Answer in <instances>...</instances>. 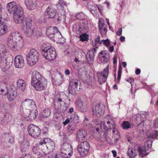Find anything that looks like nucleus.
Listing matches in <instances>:
<instances>
[{
	"mask_svg": "<svg viewBox=\"0 0 158 158\" xmlns=\"http://www.w3.org/2000/svg\"><path fill=\"white\" fill-rule=\"evenodd\" d=\"M22 106L23 108L29 110H31L32 109H36V104L35 102L30 99H26L24 100L22 102Z\"/></svg>",
	"mask_w": 158,
	"mask_h": 158,
	"instance_id": "obj_12",
	"label": "nucleus"
},
{
	"mask_svg": "<svg viewBox=\"0 0 158 158\" xmlns=\"http://www.w3.org/2000/svg\"><path fill=\"white\" fill-rule=\"evenodd\" d=\"M57 9H59V7L60 8H67L66 3L64 1L60 0L59 1V3L56 5Z\"/></svg>",
	"mask_w": 158,
	"mask_h": 158,
	"instance_id": "obj_44",
	"label": "nucleus"
},
{
	"mask_svg": "<svg viewBox=\"0 0 158 158\" xmlns=\"http://www.w3.org/2000/svg\"><path fill=\"white\" fill-rule=\"evenodd\" d=\"M11 119V116L9 114H4V116L1 120L2 123V124H6L10 121Z\"/></svg>",
	"mask_w": 158,
	"mask_h": 158,
	"instance_id": "obj_36",
	"label": "nucleus"
},
{
	"mask_svg": "<svg viewBox=\"0 0 158 158\" xmlns=\"http://www.w3.org/2000/svg\"><path fill=\"white\" fill-rule=\"evenodd\" d=\"M36 0H25L27 8L29 10L34 9L36 6Z\"/></svg>",
	"mask_w": 158,
	"mask_h": 158,
	"instance_id": "obj_23",
	"label": "nucleus"
},
{
	"mask_svg": "<svg viewBox=\"0 0 158 158\" xmlns=\"http://www.w3.org/2000/svg\"><path fill=\"white\" fill-rule=\"evenodd\" d=\"M127 154L130 158H134L137 155L135 150L132 148H128Z\"/></svg>",
	"mask_w": 158,
	"mask_h": 158,
	"instance_id": "obj_42",
	"label": "nucleus"
},
{
	"mask_svg": "<svg viewBox=\"0 0 158 158\" xmlns=\"http://www.w3.org/2000/svg\"><path fill=\"white\" fill-rule=\"evenodd\" d=\"M148 150V148H145V147L139 146V148L138 151L140 156L143 157L144 156L148 155V153L147 151Z\"/></svg>",
	"mask_w": 158,
	"mask_h": 158,
	"instance_id": "obj_34",
	"label": "nucleus"
},
{
	"mask_svg": "<svg viewBox=\"0 0 158 158\" xmlns=\"http://www.w3.org/2000/svg\"><path fill=\"white\" fill-rule=\"evenodd\" d=\"M79 145V149L81 153H83L84 152H83L82 151V150L81 149H82V148H85V152H89L90 148V145L88 142L87 141H84L81 143Z\"/></svg>",
	"mask_w": 158,
	"mask_h": 158,
	"instance_id": "obj_28",
	"label": "nucleus"
},
{
	"mask_svg": "<svg viewBox=\"0 0 158 158\" xmlns=\"http://www.w3.org/2000/svg\"><path fill=\"white\" fill-rule=\"evenodd\" d=\"M23 31L28 37L31 36L34 34V27L32 24L31 19L25 18L23 22Z\"/></svg>",
	"mask_w": 158,
	"mask_h": 158,
	"instance_id": "obj_5",
	"label": "nucleus"
},
{
	"mask_svg": "<svg viewBox=\"0 0 158 158\" xmlns=\"http://www.w3.org/2000/svg\"><path fill=\"white\" fill-rule=\"evenodd\" d=\"M122 73V70L121 69H119L118 71V76L117 79L118 81H119L121 77Z\"/></svg>",
	"mask_w": 158,
	"mask_h": 158,
	"instance_id": "obj_62",
	"label": "nucleus"
},
{
	"mask_svg": "<svg viewBox=\"0 0 158 158\" xmlns=\"http://www.w3.org/2000/svg\"><path fill=\"white\" fill-rule=\"evenodd\" d=\"M70 121V119L69 118L67 119L63 123L64 125L67 124Z\"/></svg>",
	"mask_w": 158,
	"mask_h": 158,
	"instance_id": "obj_64",
	"label": "nucleus"
},
{
	"mask_svg": "<svg viewBox=\"0 0 158 158\" xmlns=\"http://www.w3.org/2000/svg\"><path fill=\"white\" fill-rule=\"evenodd\" d=\"M40 146H43V149L47 148L50 152L52 151L55 147L53 141L48 138L41 139L40 142Z\"/></svg>",
	"mask_w": 158,
	"mask_h": 158,
	"instance_id": "obj_7",
	"label": "nucleus"
},
{
	"mask_svg": "<svg viewBox=\"0 0 158 158\" xmlns=\"http://www.w3.org/2000/svg\"><path fill=\"white\" fill-rule=\"evenodd\" d=\"M58 31L57 28L54 27H49L46 29V34L47 36L50 39L53 38V35L56 32Z\"/></svg>",
	"mask_w": 158,
	"mask_h": 158,
	"instance_id": "obj_21",
	"label": "nucleus"
},
{
	"mask_svg": "<svg viewBox=\"0 0 158 158\" xmlns=\"http://www.w3.org/2000/svg\"><path fill=\"white\" fill-rule=\"evenodd\" d=\"M88 6L89 10L93 14H94L96 13L97 7L93 5L90 7V6H89V5L88 4Z\"/></svg>",
	"mask_w": 158,
	"mask_h": 158,
	"instance_id": "obj_50",
	"label": "nucleus"
},
{
	"mask_svg": "<svg viewBox=\"0 0 158 158\" xmlns=\"http://www.w3.org/2000/svg\"><path fill=\"white\" fill-rule=\"evenodd\" d=\"M65 97L68 98V97L64 93L60 92L58 93L56 95L55 99L58 102H64V98Z\"/></svg>",
	"mask_w": 158,
	"mask_h": 158,
	"instance_id": "obj_31",
	"label": "nucleus"
},
{
	"mask_svg": "<svg viewBox=\"0 0 158 158\" xmlns=\"http://www.w3.org/2000/svg\"><path fill=\"white\" fill-rule=\"evenodd\" d=\"M30 146L29 141L26 139H24L21 143L20 149L21 151L22 152H25L28 151Z\"/></svg>",
	"mask_w": 158,
	"mask_h": 158,
	"instance_id": "obj_24",
	"label": "nucleus"
},
{
	"mask_svg": "<svg viewBox=\"0 0 158 158\" xmlns=\"http://www.w3.org/2000/svg\"><path fill=\"white\" fill-rule=\"evenodd\" d=\"M24 59L22 56L18 55L15 57L14 59V64L16 68H22L24 66Z\"/></svg>",
	"mask_w": 158,
	"mask_h": 158,
	"instance_id": "obj_15",
	"label": "nucleus"
},
{
	"mask_svg": "<svg viewBox=\"0 0 158 158\" xmlns=\"http://www.w3.org/2000/svg\"><path fill=\"white\" fill-rule=\"evenodd\" d=\"M82 149H81L82 150V151L83 152H84L83 153H81V152L80 151L79 149V145H78L77 147V150L78 152L81 155V156L84 157L86 156L88 153V152H85V148H82Z\"/></svg>",
	"mask_w": 158,
	"mask_h": 158,
	"instance_id": "obj_55",
	"label": "nucleus"
},
{
	"mask_svg": "<svg viewBox=\"0 0 158 158\" xmlns=\"http://www.w3.org/2000/svg\"><path fill=\"white\" fill-rule=\"evenodd\" d=\"M70 118L71 120L75 123H77L79 122V117L75 113L74 114L72 115Z\"/></svg>",
	"mask_w": 158,
	"mask_h": 158,
	"instance_id": "obj_46",
	"label": "nucleus"
},
{
	"mask_svg": "<svg viewBox=\"0 0 158 158\" xmlns=\"http://www.w3.org/2000/svg\"><path fill=\"white\" fill-rule=\"evenodd\" d=\"M27 63L31 66L34 65L38 61L39 54L35 49H31L26 56Z\"/></svg>",
	"mask_w": 158,
	"mask_h": 158,
	"instance_id": "obj_6",
	"label": "nucleus"
},
{
	"mask_svg": "<svg viewBox=\"0 0 158 158\" xmlns=\"http://www.w3.org/2000/svg\"><path fill=\"white\" fill-rule=\"evenodd\" d=\"M87 136L86 132L83 130H79L77 133V139L80 141L85 139Z\"/></svg>",
	"mask_w": 158,
	"mask_h": 158,
	"instance_id": "obj_26",
	"label": "nucleus"
},
{
	"mask_svg": "<svg viewBox=\"0 0 158 158\" xmlns=\"http://www.w3.org/2000/svg\"><path fill=\"white\" fill-rule=\"evenodd\" d=\"M7 8L9 12L13 15V19L15 22L20 23L24 18L23 10L20 5L15 2H11L7 5Z\"/></svg>",
	"mask_w": 158,
	"mask_h": 158,
	"instance_id": "obj_2",
	"label": "nucleus"
},
{
	"mask_svg": "<svg viewBox=\"0 0 158 158\" xmlns=\"http://www.w3.org/2000/svg\"><path fill=\"white\" fill-rule=\"evenodd\" d=\"M43 79H45L41 75L37 72H35L33 73L31 79V84L37 83L38 81L42 80Z\"/></svg>",
	"mask_w": 158,
	"mask_h": 158,
	"instance_id": "obj_19",
	"label": "nucleus"
},
{
	"mask_svg": "<svg viewBox=\"0 0 158 158\" xmlns=\"http://www.w3.org/2000/svg\"><path fill=\"white\" fill-rule=\"evenodd\" d=\"M122 29L121 28H120L118 29V31L116 33V34L118 35H120L122 34Z\"/></svg>",
	"mask_w": 158,
	"mask_h": 158,
	"instance_id": "obj_63",
	"label": "nucleus"
},
{
	"mask_svg": "<svg viewBox=\"0 0 158 158\" xmlns=\"http://www.w3.org/2000/svg\"><path fill=\"white\" fill-rule=\"evenodd\" d=\"M123 128L124 129H127L131 127V125L128 122L124 121L122 123Z\"/></svg>",
	"mask_w": 158,
	"mask_h": 158,
	"instance_id": "obj_53",
	"label": "nucleus"
},
{
	"mask_svg": "<svg viewBox=\"0 0 158 158\" xmlns=\"http://www.w3.org/2000/svg\"><path fill=\"white\" fill-rule=\"evenodd\" d=\"M24 40L21 34L17 31L11 33L10 36L7 40L8 47L14 51H18L23 46Z\"/></svg>",
	"mask_w": 158,
	"mask_h": 158,
	"instance_id": "obj_1",
	"label": "nucleus"
},
{
	"mask_svg": "<svg viewBox=\"0 0 158 158\" xmlns=\"http://www.w3.org/2000/svg\"><path fill=\"white\" fill-rule=\"evenodd\" d=\"M19 158H32V156L30 154H24Z\"/></svg>",
	"mask_w": 158,
	"mask_h": 158,
	"instance_id": "obj_58",
	"label": "nucleus"
},
{
	"mask_svg": "<svg viewBox=\"0 0 158 158\" xmlns=\"http://www.w3.org/2000/svg\"><path fill=\"white\" fill-rule=\"evenodd\" d=\"M109 72V66H107L103 71L98 73L97 77L98 82L100 84H101L105 82L108 75Z\"/></svg>",
	"mask_w": 158,
	"mask_h": 158,
	"instance_id": "obj_10",
	"label": "nucleus"
},
{
	"mask_svg": "<svg viewBox=\"0 0 158 158\" xmlns=\"http://www.w3.org/2000/svg\"><path fill=\"white\" fill-rule=\"evenodd\" d=\"M18 88L21 91H24L26 86V81L22 79H19L17 80V82Z\"/></svg>",
	"mask_w": 158,
	"mask_h": 158,
	"instance_id": "obj_25",
	"label": "nucleus"
},
{
	"mask_svg": "<svg viewBox=\"0 0 158 158\" xmlns=\"http://www.w3.org/2000/svg\"><path fill=\"white\" fill-rule=\"evenodd\" d=\"M104 107L98 104L93 108V112L94 114L98 116L101 115L104 112Z\"/></svg>",
	"mask_w": 158,
	"mask_h": 158,
	"instance_id": "obj_18",
	"label": "nucleus"
},
{
	"mask_svg": "<svg viewBox=\"0 0 158 158\" xmlns=\"http://www.w3.org/2000/svg\"><path fill=\"white\" fill-rule=\"evenodd\" d=\"M126 80L131 84L132 87L134 83V79L133 78H130L128 79H126Z\"/></svg>",
	"mask_w": 158,
	"mask_h": 158,
	"instance_id": "obj_61",
	"label": "nucleus"
},
{
	"mask_svg": "<svg viewBox=\"0 0 158 158\" xmlns=\"http://www.w3.org/2000/svg\"><path fill=\"white\" fill-rule=\"evenodd\" d=\"M42 54L45 59L49 60H54L56 56V52L54 47L48 49Z\"/></svg>",
	"mask_w": 158,
	"mask_h": 158,
	"instance_id": "obj_9",
	"label": "nucleus"
},
{
	"mask_svg": "<svg viewBox=\"0 0 158 158\" xmlns=\"http://www.w3.org/2000/svg\"><path fill=\"white\" fill-rule=\"evenodd\" d=\"M98 57L99 60L102 63H106L109 60V55L106 51H101L98 54Z\"/></svg>",
	"mask_w": 158,
	"mask_h": 158,
	"instance_id": "obj_14",
	"label": "nucleus"
},
{
	"mask_svg": "<svg viewBox=\"0 0 158 158\" xmlns=\"http://www.w3.org/2000/svg\"><path fill=\"white\" fill-rule=\"evenodd\" d=\"M68 90L69 93L73 95H75L76 94V92L79 91L78 90L73 89V88H72L71 87L69 86L68 88Z\"/></svg>",
	"mask_w": 158,
	"mask_h": 158,
	"instance_id": "obj_54",
	"label": "nucleus"
},
{
	"mask_svg": "<svg viewBox=\"0 0 158 158\" xmlns=\"http://www.w3.org/2000/svg\"><path fill=\"white\" fill-rule=\"evenodd\" d=\"M75 127L72 125L69 124L68 127V132L69 135L72 134L75 130Z\"/></svg>",
	"mask_w": 158,
	"mask_h": 158,
	"instance_id": "obj_51",
	"label": "nucleus"
},
{
	"mask_svg": "<svg viewBox=\"0 0 158 158\" xmlns=\"http://www.w3.org/2000/svg\"><path fill=\"white\" fill-rule=\"evenodd\" d=\"M8 141L10 143H14V140L13 137L11 136H8Z\"/></svg>",
	"mask_w": 158,
	"mask_h": 158,
	"instance_id": "obj_60",
	"label": "nucleus"
},
{
	"mask_svg": "<svg viewBox=\"0 0 158 158\" xmlns=\"http://www.w3.org/2000/svg\"><path fill=\"white\" fill-rule=\"evenodd\" d=\"M8 31V27L5 23L0 24V36L6 34Z\"/></svg>",
	"mask_w": 158,
	"mask_h": 158,
	"instance_id": "obj_33",
	"label": "nucleus"
},
{
	"mask_svg": "<svg viewBox=\"0 0 158 158\" xmlns=\"http://www.w3.org/2000/svg\"><path fill=\"white\" fill-rule=\"evenodd\" d=\"M30 112L29 114V116H27L29 118H30V120H32L33 119H35L38 114L37 111L35 109H32L30 110Z\"/></svg>",
	"mask_w": 158,
	"mask_h": 158,
	"instance_id": "obj_37",
	"label": "nucleus"
},
{
	"mask_svg": "<svg viewBox=\"0 0 158 158\" xmlns=\"http://www.w3.org/2000/svg\"><path fill=\"white\" fill-rule=\"evenodd\" d=\"M79 81L75 79H73L71 80L69 83V86L71 87L73 89L78 90L79 91L81 89L80 86L79 84Z\"/></svg>",
	"mask_w": 158,
	"mask_h": 158,
	"instance_id": "obj_27",
	"label": "nucleus"
},
{
	"mask_svg": "<svg viewBox=\"0 0 158 158\" xmlns=\"http://www.w3.org/2000/svg\"><path fill=\"white\" fill-rule=\"evenodd\" d=\"M50 44L49 43H45L43 44L41 48V49L42 51V54L48 50V49L52 48Z\"/></svg>",
	"mask_w": 158,
	"mask_h": 158,
	"instance_id": "obj_41",
	"label": "nucleus"
},
{
	"mask_svg": "<svg viewBox=\"0 0 158 158\" xmlns=\"http://www.w3.org/2000/svg\"><path fill=\"white\" fill-rule=\"evenodd\" d=\"M80 40L83 42L87 41L88 39V35L86 33L82 34L80 36Z\"/></svg>",
	"mask_w": 158,
	"mask_h": 158,
	"instance_id": "obj_48",
	"label": "nucleus"
},
{
	"mask_svg": "<svg viewBox=\"0 0 158 158\" xmlns=\"http://www.w3.org/2000/svg\"><path fill=\"white\" fill-rule=\"evenodd\" d=\"M152 140L149 139L148 140L145 142L144 147H145V148H148V149L152 147Z\"/></svg>",
	"mask_w": 158,
	"mask_h": 158,
	"instance_id": "obj_52",
	"label": "nucleus"
},
{
	"mask_svg": "<svg viewBox=\"0 0 158 158\" xmlns=\"http://www.w3.org/2000/svg\"><path fill=\"white\" fill-rule=\"evenodd\" d=\"M61 149L64 150H65L68 152L69 151L73 152V149L71 144L67 143H63Z\"/></svg>",
	"mask_w": 158,
	"mask_h": 158,
	"instance_id": "obj_39",
	"label": "nucleus"
},
{
	"mask_svg": "<svg viewBox=\"0 0 158 158\" xmlns=\"http://www.w3.org/2000/svg\"><path fill=\"white\" fill-rule=\"evenodd\" d=\"M47 80L45 78L38 81L37 83L33 84L32 85L35 88L36 90L41 91L45 90L47 87Z\"/></svg>",
	"mask_w": 158,
	"mask_h": 158,
	"instance_id": "obj_11",
	"label": "nucleus"
},
{
	"mask_svg": "<svg viewBox=\"0 0 158 158\" xmlns=\"http://www.w3.org/2000/svg\"><path fill=\"white\" fill-rule=\"evenodd\" d=\"M104 19L102 18H100L98 22V27L99 31L102 34V36H104L107 32V29L104 27Z\"/></svg>",
	"mask_w": 158,
	"mask_h": 158,
	"instance_id": "obj_20",
	"label": "nucleus"
},
{
	"mask_svg": "<svg viewBox=\"0 0 158 158\" xmlns=\"http://www.w3.org/2000/svg\"><path fill=\"white\" fill-rule=\"evenodd\" d=\"M27 131L29 135L34 138L39 137L40 134L39 127L33 124L30 125L28 127Z\"/></svg>",
	"mask_w": 158,
	"mask_h": 158,
	"instance_id": "obj_8",
	"label": "nucleus"
},
{
	"mask_svg": "<svg viewBox=\"0 0 158 158\" xmlns=\"http://www.w3.org/2000/svg\"><path fill=\"white\" fill-rule=\"evenodd\" d=\"M153 127L155 128H158V118L155 119L153 122Z\"/></svg>",
	"mask_w": 158,
	"mask_h": 158,
	"instance_id": "obj_59",
	"label": "nucleus"
},
{
	"mask_svg": "<svg viewBox=\"0 0 158 158\" xmlns=\"http://www.w3.org/2000/svg\"><path fill=\"white\" fill-rule=\"evenodd\" d=\"M72 152L61 149L60 155L62 157L64 158H69L72 155Z\"/></svg>",
	"mask_w": 158,
	"mask_h": 158,
	"instance_id": "obj_38",
	"label": "nucleus"
},
{
	"mask_svg": "<svg viewBox=\"0 0 158 158\" xmlns=\"http://www.w3.org/2000/svg\"><path fill=\"white\" fill-rule=\"evenodd\" d=\"M10 52L3 45L0 46V66L3 72L6 71L12 65V61L10 58Z\"/></svg>",
	"mask_w": 158,
	"mask_h": 158,
	"instance_id": "obj_3",
	"label": "nucleus"
},
{
	"mask_svg": "<svg viewBox=\"0 0 158 158\" xmlns=\"http://www.w3.org/2000/svg\"><path fill=\"white\" fill-rule=\"evenodd\" d=\"M158 135V132L155 131L153 133L148 136V138L149 139H153L156 138Z\"/></svg>",
	"mask_w": 158,
	"mask_h": 158,
	"instance_id": "obj_56",
	"label": "nucleus"
},
{
	"mask_svg": "<svg viewBox=\"0 0 158 158\" xmlns=\"http://www.w3.org/2000/svg\"><path fill=\"white\" fill-rule=\"evenodd\" d=\"M67 8H63L60 9L59 7V9H57L58 12L59 14H60L61 15L64 16L66 14V10Z\"/></svg>",
	"mask_w": 158,
	"mask_h": 158,
	"instance_id": "obj_49",
	"label": "nucleus"
},
{
	"mask_svg": "<svg viewBox=\"0 0 158 158\" xmlns=\"http://www.w3.org/2000/svg\"><path fill=\"white\" fill-rule=\"evenodd\" d=\"M8 99L10 101H12L15 99L17 95V90L9 88L6 94Z\"/></svg>",
	"mask_w": 158,
	"mask_h": 158,
	"instance_id": "obj_17",
	"label": "nucleus"
},
{
	"mask_svg": "<svg viewBox=\"0 0 158 158\" xmlns=\"http://www.w3.org/2000/svg\"><path fill=\"white\" fill-rule=\"evenodd\" d=\"M51 114L50 109L48 108H45L42 113V116L43 118H46L49 116Z\"/></svg>",
	"mask_w": 158,
	"mask_h": 158,
	"instance_id": "obj_43",
	"label": "nucleus"
},
{
	"mask_svg": "<svg viewBox=\"0 0 158 158\" xmlns=\"http://www.w3.org/2000/svg\"><path fill=\"white\" fill-rule=\"evenodd\" d=\"M107 126L105 125V122L100 121L98 120H96L95 124L99 127L101 131H102L103 135L105 133L110 129H113L112 132L114 135H117L119 136V133L117 129L115 128V125L112 120L109 119L106 122Z\"/></svg>",
	"mask_w": 158,
	"mask_h": 158,
	"instance_id": "obj_4",
	"label": "nucleus"
},
{
	"mask_svg": "<svg viewBox=\"0 0 158 158\" xmlns=\"http://www.w3.org/2000/svg\"><path fill=\"white\" fill-rule=\"evenodd\" d=\"M9 88H7L5 85H0V95L4 96L6 95Z\"/></svg>",
	"mask_w": 158,
	"mask_h": 158,
	"instance_id": "obj_40",
	"label": "nucleus"
},
{
	"mask_svg": "<svg viewBox=\"0 0 158 158\" xmlns=\"http://www.w3.org/2000/svg\"><path fill=\"white\" fill-rule=\"evenodd\" d=\"M76 104L78 109L81 111H86L87 108V105L85 103H83L82 101L81 100H78L76 101Z\"/></svg>",
	"mask_w": 158,
	"mask_h": 158,
	"instance_id": "obj_22",
	"label": "nucleus"
},
{
	"mask_svg": "<svg viewBox=\"0 0 158 158\" xmlns=\"http://www.w3.org/2000/svg\"><path fill=\"white\" fill-rule=\"evenodd\" d=\"M76 17L78 19L83 20L86 18V16L83 12H80L76 14Z\"/></svg>",
	"mask_w": 158,
	"mask_h": 158,
	"instance_id": "obj_47",
	"label": "nucleus"
},
{
	"mask_svg": "<svg viewBox=\"0 0 158 158\" xmlns=\"http://www.w3.org/2000/svg\"><path fill=\"white\" fill-rule=\"evenodd\" d=\"M65 97L68 98V97L64 93L60 92L58 93L56 95L55 99L58 102H64V98Z\"/></svg>",
	"mask_w": 158,
	"mask_h": 158,
	"instance_id": "obj_32",
	"label": "nucleus"
},
{
	"mask_svg": "<svg viewBox=\"0 0 158 158\" xmlns=\"http://www.w3.org/2000/svg\"><path fill=\"white\" fill-rule=\"evenodd\" d=\"M94 54L92 51H89L88 52L87 55V60L89 64H92L94 62Z\"/></svg>",
	"mask_w": 158,
	"mask_h": 158,
	"instance_id": "obj_30",
	"label": "nucleus"
},
{
	"mask_svg": "<svg viewBox=\"0 0 158 158\" xmlns=\"http://www.w3.org/2000/svg\"><path fill=\"white\" fill-rule=\"evenodd\" d=\"M133 118L138 126H143V123L146 119V115L144 114H138L134 116Z\"/></svg>",
	"mask_w": 158,
	"mask_h": 158,
	"instance_id": "obj_13",
	"label": "nucleus"
},
{
	"mask_svg": "<svg viewBox=\"0 0 158 158\" xmlns=\"http://www.w3.org/2000/svg\"><path fill=\"white\" fill-rule=\"evenodd\" d=\"M100 37L98 36L95 39L94 42L93 43L92 45L93 46H97L102 44V40H100Z\"/></svg>",
	"mask_w": 158,
	"mask_h": 158,
	"instance_id": "obj_45",
	"label": "nucleus"
},
{
	"mask_svg": "<svg viewBox=\"0 0 158 158\" xmlns=\"http://www.w3.org/2000/svg\"><path fill=\"white\" fill-rule=\"evenodd\" d=\"M40 148L43 149V146H40L39 142L38 144H36L33 147L32 150L34 153L38 156L40 155V152L41 151L40 149Z\"/></svg>",
	"mask_w": 158,
	"mask_h": 158,
	"instance_id": "obj_35",
	"label": "nucleus"
},
{
	"mask_svg": "<svg viewBox=\"0 0 158 158\" xmlns=\"http://www.w3.org/2000/svg\"><path fill=\"white\" fill-rule=\"evenodd\" d=\"M102 44H103L106 46L108 47L110 45V42L108 39L106 40H102Z\"/></svg>",
	"mask_w": 158,
	"mask_h": 158,
	"instance_id": "obj_57",
	"label": "nucleus"
},
{
	"mask_svg": "<svg viewBox=\"0 0 158 158\" xmlns=\"http://www.w3.org/2000/svg\"><path fill=\"white\" fill-rule=\"evenodd\" d=\"M51 39L54 42L62 43V42H61V41H60V40L63 39V37L60 32L58 30L57 31V32H56L53 35V38Z\"/></svg>",
	"mask_w": 158,
	"mask_h": 158,
	"instance_id": "obj_29",
	"label": "nucleus"
},
{
	"mask_svg": "<svg viewBox=\"0 0 158 158\" xmlns=\"http://www.w3.org/2000/svg\"><path fill=\"white\" fill-rule=\"evenodd\" d=\"M56 10L53 7L49 6L46 10L45 12V16L48 18H53L56 15Z\"/></svg>",
	"mask_w": 158,
	"mask_h": 158,
	"instance_id": "obj_16",
	"label": "nucleus"
}]
</instances>
